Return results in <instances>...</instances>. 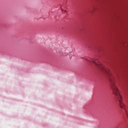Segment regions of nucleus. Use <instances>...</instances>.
<instances>
[{
	"label": "nucleus",
	"instance_id": "1",
	"mask_svg": "<svg viewBox=\"0 0 128 128\" xmlns=\"http://www.w3.org/2000/svg\"><path fill=\"white\" fill-rule=\"evenodd\" d=\"M91 62H94L96 66H97L100 68L102 70H103V72H104L106 74V76H108V80L110 82L111 88H112V90L113 92V94L116 96L118 102H119L120 108H124V104L122 102V96H120V91L118 90V88L116 86V84H114V76H112V74H110V70H106L105 68H102V66L101 65L100 63V61H98V60L93 58H91Z\"/></svg>",
	"mask_w": 128,
	"mask_h": 128
},
{
	"label": "nucleus",
	"instance_id": "2",
	"mask_svg": "<svg viewBox=\"0 0 128 128\" xmlns=\"http://www.w3.org/2000/svg\"><path fill=\"white\" fill-rule=\"evenodd\" d=\"M64 12H66V10H65Z\"/></svg>",
	"mask_w": 128,
	"mask_h": 128
}]
</instances>
